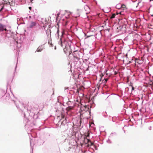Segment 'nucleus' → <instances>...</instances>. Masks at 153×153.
<instances>
[{"mask_svg":"<svg viewBox=\"0 0 153 153\" xmlns=\"http://www.w3.org/2000/svg\"><path fill=\"white\" fill-rule=\"evenodd\" d=\"M100 86H99L98 87V89H99V87Z\"/></svg>","mask_w":153,"mask_h":153,"instance_id":"obj_23","label":"nucleus"},{"mask_svg":"<svg viewBox=\"0 0 153 153\" xmlns=\"http://www.w3.org/2000/svg\"><path fill=\"white\" fill-rule=\"evenodd\" d=\"M108 80V78H105V79H104V80H103V81L104 80V82L105 83L107 82V81Z\"/></svg>","mask_w":153,"mask_h":153,"instance_id":"obj_9","label":"nucleus"},{"mask_svg":"<svg viewBox=\"0 0 153 153\" xmlns=\"http://www.w3.org/2000/svg\"><path fill=\"white\" fill-rule=\"evenodd\" d=\"M116 8H117L118 9H120V7H118V5L116 6Z\"/></svg>","mask_w":153,"mask_h":153,"instance_id":"obj_17","label":"nucleus"},{"mask_svg":"<svg viewBox=\"0 0 153 153\" xmlns=\"http://www.w3.org/2000/svg\"><path fill=\"white\" fill-rule=\"evenodd\" d=\"M60 40H61V43L60 45L62 47L63 46V44L64 43V42H63L61 38L60 39Z\"/></svg>","mask_w":153,"mask_h":153,"instance_id":"obj_10","label":"nucleus"},{"mask_svg":"<svg viewBox=\"0 0 153 153\" xmlns=\"http://www.w3.org/2000/svg\"><path fill=\"white\" fill-rule=\"evenodd\" d=\"M33 40H34V38H33L32 39H31V40L32 41H33Z\"/></svg>","mask_w":153,"mask_h":153,"instance_id":"obj_19","label":"nucleus"},{"mask_svg":"<svg viewBox=\"0 0 153 153\" xmlns=\"http://www.w3.org/2000/svg\"><path fill=\"white\" fill-rule=\"evenodd\" d=\"M36 23L35 22H32L29 26V27L30 28H32L34 26H36Z\"/></svg>","mask_w":153,"mask_h":153,"instance_id":"obj_6","label":"nucleus"},{"mask_svg":"<svg viewBox=\"0 0 153 153\" xmlns=\"http://www.w3.org/2000/svg\"><path fill=\"white\" fill-rule=\"evenodd\" d=\"M66 48L64 49V51L65 53H67V52L66 51Z\"/></svg>","mask_w":153,"mask_h":153,"instance_id":"obj_13","label":"nucleus"},{"mask_svg":"<svg viewBox=\"0 0 153 153\" xmlns=\"http://www.w3.org/2000/svg\"><path fill=\"white\" fill-rule=\"evenodd\" d=\"M153 1V0H152Z\"/></svg>","mask_w":153,"mask_h":153,"instance_id":"obj_24","label":"nucleus"},{"mask_svg":"<svg viewBox=\"0 0 153 153\" xmlns=\"http://www.w3.org/2000/svg\"><path fill=\"white\" fill-rule=\"evenodd\" d=\"M29 9H31V7H29Z\"/></svg>","mask_w":153,"mask_h":153,"instance_id":"obj_18","label":"nucleus"},{"mask_svg":"<svg viewBox=\"0 0 153 153\" xmlns=\"http://www.w3.org/2000/svg\"><path fill=\"white\" fill-rule=\"evenodd\" d=\"M121 13H122V12H120L119 13H120V14H121Z\"/></svg>","mask_w":153,"mask_h":153,"instance_id":"obj_21","label":"nucleus"},{"mask_svg":"<svg viewBox=\"0 0 153 153\" xmlns=\"http://www.w3.org/2000/svg\"><path fill=\"white\" fill-rule=\"evenodd\" d=\"M61 120H62L61 124L62 125H65L68 123L66 118H65L64 116L62 114V119Z\"/></svg>","mask_w":153,"mask_h":153,"instance_id":"obj_1","label":"nucleus"},{"mask_svg":"<svg viewBox=\"0 0 153 153\" xmlns=\"http://www.w3.org/2000/svg\"><path fill=\"white\" fill-rule=\"evenodd\" d=\"M115 14H113L111 16V19H113L115 18Z\"/></svg>","mask_w":153,"mask_h":153,"instance_id":"obj_8","label":"nucleus"},{"mask_svg":"<svg viewBox=\"0 0 153 153\" xmlns=\"http://www.w3.org/2000/svg\"><path fill=\"white\" fill-rule=\"evenodd\" d=\"M72 108H71L69 107L68 108V110H71L72 109Z\"/></svg>","mask_w":153,"mask_h":153,"instance_id":"obj_15","label":"nucleus"},{"mask_svg":"<svg viewBox=\"0 0 153 153\" xmlns=\"http://www.w3.org/2000/svg\"><path fill=\"white\" fill-rule=\"evenodd\" d=\"M131 86L132 87V91L133 90H134V88L133 86H132V85H131Z\"/></svg>","mask_w":153,"mask_h":153,"instance_id":"obj_14","label":"nucleus"},{"mask_svg":"<svg viewBox=\"0 0 153 153\" xmlns=\"http://www.w3.org/2000/svg\"><path fill=\"white\" fill-rule=\"evenodd\" d=\"M89 141L90 142L91 145H92V143L90 141V140L89 139H87L85 137L84 138V143H85L87 144V143H88Z\"/></svg>","mask_w":153,"mask_h":153,"instance_id":"obj_4","label":"nucleus"},{"mask_svg":"<svg viewBox=\"0 0 153 153\" xmlns=\"http://www.w3.org/2000/svg\"><path fill=\"white\" fill-rule=\"evenodd\" d=\"M85 136L86 137H89V134L88 133H87L85 134Z\"/></svg>","mask_w":153,"mask_h":153,"instance_id":"obj_11","label":"nucleus"},{"mask_svg":"<svg viewBox=\"0 0 153 153\" xmlns=\"http://www.w3.org/2000/svg\"><path fill=\"white\" fill-rule=\"evenodd\" d=\"M57 33H58V34H59V28L58 27L57 28Z\"/></svg>","mask_w":153,"mask_h":153,"instance_id":"obj_16","label":"nucleus"},{"mask_svg":"<svg viewBox=\"0 0 153 153\" xmlns=\"http://www.w3.org/2000/svg\"><path fill=\"white\" fill-rule=\"evenodd\" d=\"M4 30L6 31L7 29L6 28H4V25L0 24V31H3Z\"/></svg>","mask_w":153,"mask_h":153,"instance_id":"obj_5","label":"nucleus"},{"mask_svg":"<svg viewBox=\"0 0 153 153\" xmlns=\"http://www.w3.org/2000/svg\"><path fill=\"white\" fill-rule=\"evenodd\" d=\"M135 62L139 64H141L143 62V60L142 59H136Z\"/></svg>","mask_w":153,"mask_h":153,"instance_id":"obj_3","label":"nucleus"},{"mask_svg":"<svg viewBox=\"0 0 153 153\" xmlns=\"http://www.w3.org/2000/svg\"><path fill=\"white\" fill-rule=\"evenodd\" d=\"M117 74V72H115V74L116 75V74Z\"/></svg>","mask_w":153,"mask_h":153,"instance_id":"obj_20","label":"nucleus"},{"mask_svg":"<svg viewBox=\"0 0 153 153\" xmlns=\"http://www.w3.org/2000/svg\"><path fill=\"white\" fill-rule=\"evenodd\" d=\"M76 125L78 126H80L81 123V119L80 118H78L76 120Z\"/></svg>","mask_w":153,"mask_h":153,"instance_id":"obj_2","label":"nucleus"},{"mask_svg":"<svg viewBox=\"0 0 153 153\" xmlns=\"http://www.w3.org/2000/svg\"><path fill=\"white\" fill-rule=\"evenodd\" d=\"M121 8H123V9H126V6L125 4H123L121 5Z\"/></svg>","mask_w":153,"mask_h":153,"instance_id":"obj_7","label":"nucleus"},{"mask_svg":"<svg viewBox=\"0 0 153 153\" xmlns=\"http://www.w3.org/2000/svg\"><path fill=\"white\" fill-rule=\"evenodd\" d=\"M77 92L79 93V91L78 90H77Z\"/></svg>","mask_w":153,"mask_h":153,"instance_id":"obj_22","label":"nucleus"},{"mask_svg":"<svg viewBox=\"0 0 153 153\" xmlns=\"http://www.w3.org/2000/svg\"><path fill=\"white\" fill-rule=\"evenodd\" d=\"M104 75L103 74H101L100 75V76H101V78L100 79V81H101L102 79V77L104 76Z\"/></svg>","mask_w":153,"mask_h":153,"instance_id":"obj_12","label":"nucleus"}]
</instances>
